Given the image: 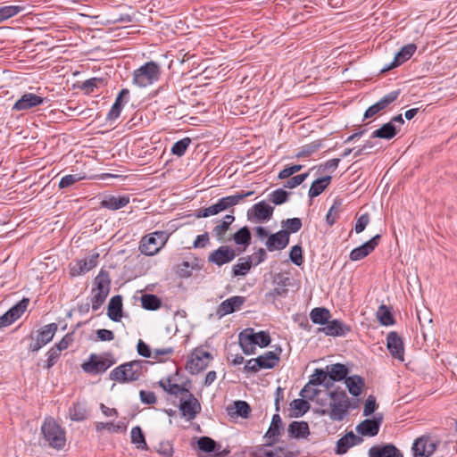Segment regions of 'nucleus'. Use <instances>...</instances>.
I'll return each instance as SVG.
<instances>
[{
	"instance_id": "f257e3e1",
	"label": "nucleus",
	"mask_w": 457,
	"mask_h": 457,
	"mask_svg": "<svg viewBox=\"0 0 457 457\" xmlns=\"http://www.w3.org/2000/svg\"><path fill=\"white\" fill-rule=\"evenodd\" d=\"M326 403H320L324 408L320 413L333 421H342L349 412L350 400L344 390H334L327 394Z\"/></svg>"
},
{
	"instance_id": "f03ea898",
	"label": "nucleus",
	"mask_w": 457,
	"mask_h": 457,
	"mask_svg": "<svg viewBox=\"0 0 457 457\" xmlns=\"http://www.w3.org/2000/svg\"><path fill=\"white\" fill-rule=\"evenodd\" d=\"M41 434L45 443L50 447L61 450L66 443L65 430L52 417L45 419L41 426Z\"/></svg>"
},
{
	"instance_id": "7ed1b4c3",
	"label": "nucleus",
	"mask_w": 457,
	"mask_h": 457,
	"mask_svg": "<svg viewBox=\"0 0 457 457\" xmlns=\"http://www.w3.org/2000/svg\"><path fill=\"white\" fill-rule=\"evenodd\" d=\"M111 280L107 271L101 270L95 278L91 291L92 310L97 311L105 302L110 292Z\"/></svg>"
},
{
	"instance_id": "20e7f679",
	"label": "nucleus",
	"mask_w": 457,
	"mask_h": 457,
	"mask_svg": "<svg viewBox=\"0 0 457 457\" xmlns=\"http://www.w3.org/2000/svg\"><path fill=\"white\" fill-rule=\"evenodd\" d=\"M253 195L252 191L246 193H240L234 195H229L220 198L215 204H212L206 208L199 209L196 212L195 216L197 218H206L209 216L216 215L229 207L237 205L244 198Z\"/></svg>"
},
{
	"instance_id": "39448f33",
	"label": "nucleus",
	"mask_w": 457,
	"mask_h": 457,
	"mask_svg": "<svg viewBox=\"0 0 457 457\" xmlns=\"http://www.w3.org/2000/svg\"><path fill=\"white\" fill-rule=\"evenodd\" d=\"M161 68L154 62H148L134 71L133 83L139 87H145L160 78Z\"/></svg>"
},
{
	"instance_id": "423d86ee",
	"label": "nucleus",
	"mask_w": 457,
	"mask_h": 457,
	"mask_svg": "<svg viewBox=\"0 0 457 457\" xmlns=\"http://www.w3.org/2000/svg\"><path fill=\"white\" fill-rule=\"evenodd\" d=\"M142 372V361H133L120 365L110 373V378L121 383L136 381Z\"/></svg>"
},
{
	"instance_id": "0eeeda50",
	"label": "nucleus",
	"mask_w": 457,
	"mask_h": 457,
	"mask_svg": "<svg viewBox=\"0 0 457 457\" xmlns=\"http://www.w3.org/2000/svg\"><path fill=\"white\" fill-rule=\"evenodd\" d=\"M169 235L164 231H155L142 237L140 241V252L145 255L156 254L168 241Z\"/></svg>"
},
{
	"instance_id": "6e6552de",
	"label": "nucleus",
	"mask_w": 457,
	"mask_h": 457,
	"mask_svg": "<svg viewBox=\"0 0 457 457\" xmlns=\"http://www.w3.org/2000/svg\"><path fill=\"white\" fill-rule=\"evenodd\" d=\"M212 359V357L210 353L203 349L196 348L188 357L187 370L191 374H197L208 366Z\"/></svg>"
},
{
	"instance_id": "1a4fd4ad",
	"label": "nucleus",
	"mask_w": 457,
	"mask_h": 457,
	"mask_svg": "<svg viewBox=\"0 0 457 457\" xmlns=\"http://www.w3.org/2000/svg\"><path fill=\"white\" fill-rule=\"evenodd\" d=\"M437 447V442L431 436L423 435L415 439L411 452L413 457H430Z\"/></svg>"
},
{
	"instance_id": "9d476101",
	"label": "nucleus",
	"mask_w": 457,
	"mask_h": 457,
	"mask_svg": "<svg viewBox=\"0 0 457 457\" xmlns=\"http://www.w3.org/2000/svg\"><path fill=\"white\" fill-rule=\"evenodd\" d=\"M274 208L262 201L253 204L247 212V219L253 223H262L271 219Z\"/></svg>"
},
{
	"instance_id": "9b49d317",
	"label": "nucleus",
	"mask_w": 457,
	"mask_h": 457,
	"mask_svg": "<svg viewBox=\"0 0 457 457\" xmlns=\"http://www.w3.org/2000/svg\"><path fill=\"white\" fill-rule=\"evenodd\" d=\"M113 361L110 359L92 353L87 361L82 364V370L90 375L104 373L107 370Z\"/></svg>"
},
{
	"instance_id": "f8f14e48",
	"label": "nucleus",
	"mask_w": 457,
	"mask_h": 457,
	"mask_svg": "<svg viewBox=\"0 0 457 457\" xmlns=\"http://www.w3.org/2000/svg\"><path fill=\"white\" fill-rule=\"evenodd\" d=\"M58 326L55 323L45 325L37 331L36 339L29 345V350L37 352L44 345L52 341L57 331Z\"/></svg>"
},
{
	"instance_id": "ddd939ff",
	"label": "nucleus",
	"mask_w": 457,
	"mask_h": 457,
	"mask_svg": "<svg viewBox=\"0 0 457 457\" xmlns=\"http://www.w3.org/2000/svg\"><path fill=\"white\" fill-rule=\"evenodd\" d=\"M29 304V299L23 298L17 304L12 306L9 311H7L4 314L0 316V328H4L12 323H13L16 320H18L21 314L26 311Z\"/></svg>"
},
{
	"instance_id": "4468645a",
	"label": "nucleus",
	"mask_w": 457,
	"mask_h": 457,
	"mask_svg": "<svg viewBox=\"0 0 457 457\" xmlns=\"http://www.w3.org/2000/svg\"><path fill=\"white\" fill-rule=\"evenodd\" d=\"M245 302V298L240 295H235L225 301L221 302L216 310V315L219 318H222L228 314H230L236 311L240 310Z\"/></svg>"
},
{
	"instance_id": "2eb2a0df",
	"label": "nucleus",
	"mask_w": 457,
	"mask_h": 457,
	"mask_svg": "<svg viewBox=\"0 0 457 457\" xmlns=\"http://www.w3.org/2000/svg\"><path fill=\"white\" fill-rule=\"evenodd\" d=\"M386 347L391 356L400 361H404V346L402 338L396 332H390L386 337Z\"/></svg>"
},
{
	"instance_id": "dca6fc26",
	"label": "nucleus",
	"mask_w": 457,
	"mask_h": 457,
	"mask_svg": "<svg viewBox=\"0 0 457 457\" xmlns=\"http://www.w3.org/2000/svg\"><path fill=\"white\" fill-rule=\"evenodd\" d=\"M46 99L33 93H25L12 106L14 111H27L42 104Z\"/></svg>"
},
{
	"instance_id": "f3484780",
	"label": "nucleus",
	"mask_w": 457,
	"mask_h": 457,
	"mask_svg": "<svg viewBox=\"0 0 457 457\" xmlns=\"http://www.w3.org/2000/svg\"><path fill=\"white\" fill-rule=\"evenodd\" d=\"M235 257L236 251L233 248L229 246H220L209 255L208 261L218 266H221L230 262Z\"/></svg>"
},
{
	"instance_id": "a211bd4d",
	"label": "nucleus",
	"mask_w": 457,
	"mask_h": 457,
	"mask_svg": "<svg viewBox=\"0 0 457 457\" xmlns=\"http://www.w3.org/2000/svg\"><path fill=\"white\" fill-rule=\"evenodd\" d=\"M179 410L183 417L191 420L201 411V404L192 394H189L187 399L181 401Z\"/></svg>"
},
{
	"instance_id": "6ab92c4d",
	"label": "nucleus",
	"mask_w": 457,
	"mask_h": 457,
	"mask_svg": "<svg viewBox=\"0 0 457 457\" xmlns=\"http://www.w3.org/2000/svg\"><path fill=\"white\" fill-rule=\"evenodd\" d=\"M399 91H392L389 94L383 96L378 102L369 107L365 113L364 119L374 117L379 112L385 110L390 104L397 99Z\"/></svg>"
},
{
	"instance_id": "aec40b11",
	"label": "nucleus",
	"mask_w": 457,
	"mask_h": 457,
	"mask_svg": "<svg viewBox=\"0 0 457 457\" xmlns=\"http://www.w3.org/2000/svg\"><path fill=\"white\" fill-rule=\"evenodd\" d=\"M98 256V253H95L86 259L77 261L71 267V274L72 276H80L91 270L96 266Z\"/></svg>"
},
{
	"instance_id": "412c9836",
	"label": "nucleus",
	"mask_w": 457,
	"mask_h": 457,
	"mask_svg": "<svg viewBox=\"0 0 457 457\" xmlns=\"http://www.w3.org/2000/svg\"><path fill=\"white\" fill-rule=\"evenodd\" d=\"M380 239L379 235H376L370 240L367 241L361 246L352 250L350 253V259L352 261H359L368 256L378 245Z\"/></svg>"
},
{
	"instance_id": "4be33fe9",
	"label": "nucleus",
	"mask_w": 457,
	"mask_h": 457,
	"mask_svg": "<svg viewBox=\"0 0 457 457\" xmlns=\"http://www.w3.org/2000/svg\"><path fill=\"white\" fill-rule=\"evenodd\" d=\"M289 242V233L287 230H280L269 237L266 246L269 251L284 249Z\"/></svg>"
},
{
	"instance_id": "5701e85b",
	"label": "nucleus",
	"mask_w": 457,
	"mask_h": 457,
	"mask_svg": "<svg viewBox=\"0 0 457 457\" xmlns=\"http://www.w3.org/2000/svg\"><path fill=\"white\" fill-rule=\"evenodd\" d=\"M382 417H375L373 420H365L356 428L359 434L362 436H374L378 433Z\"/></svg>"
},
{
	"instance_id": "b1692460",
	"label": "nucleus",
	"mask_w": 457,
	"mask_h": 457,
	"mask_svg": "<svg viewBox=\"0 0 457 457\" xmlns=\"http://www.w3.org/2000/svg\"><path fill=\"white\" fill-rule=\"evenodd\" d=\"M417 49L416 45L409 44L402 47V49L395 54L394 61L390 63L389 66L384 68L382 71H388L390 69L395 68L409 60L412 54L415 53Z\"/></svg>"
},
{
	"instance_id": "393cba45",
	"label": "nucleus",
	"mask_w": 457,
	"mask_h": 457,
	"mask_svg": "<svg viewBox=\"0 0 457 457\" xmlns=\"http://www.w3.org/2000/svg\"><path fill=\"white\" fill-rule=\"evenodd\" d=\"M361 441L362 439L360 436L354 435L353 432H349L337 442L336 453L344 454L349 448L360 444Z\"/></svg>"
},
{
	"instance_id": "a878e982",
	"label": "nucleus",
	"mask_w": 457,
	"mask_h": 457,
	"mask_svg": "<svg viewBox=\"0 0 457 457\" xmlns=\"http://www.w3.org/2000/svg\"><path fill=\"white\" fill-rule=\"evenodd\" d=\"M369 455L370 457H403L401 452L392 445L371 447Z\"/></svg>"
},
{
	"instance_id": "bb28decb",
	"label": "nucleus",
	"mask_w": 457,
	"mask_h": 457,
	"mask_svg": "<svg viewBox=\"0 0 457 457\" xmlns=\"http://www.w3.org/2000/svg\"><path fill=\"white\" fill-rule=\"evenodd\" d=\"M107 315L113 321H120L122 317V298L115 295L111 298L108 303Z\"/></svg>"
},
{
	"instance_id": "cd10ccee",
	"label": "nucleus",
	"mask_w": 457,
	"mask_h": 457,
	"mask_svg": "<svg viewBox=\"0 0 457 457\" xmlns=\"http://www.w3.org/2000/svg\"><path fill=\"white\" fill-rule=\"evenodd\" d=\"M345 382L349 393L354 396H358L361 394L365 385L364 379L358 375L345 378Z\"/></svg>"
},
{
	"instance_id": "c85d7f7f",
	"label": "nucleus",
	"mask_w": 457,
	"mask_h": 457,
	"mask_svg": "<svg viewBox=\"0 0 457 457\" xmlns=\"http://www.w3.org/2000/svg\"><path fill=\"white\" fill-rule=\"evenodd\" d=\"M129 203V198L128 196H114L110 195L105 197L102 202L101 205L104 208L110 210H119L124 206H126Z\"/></svg>"
},
{
	"instance_id": "c756f323",
	"label": "nucleus",
	"mask_w": 457,
	"mask_h": 457,
	"mask_svg": "<svg viewBox=\"0 0 457 457\" xmlns=\"http://www.w3.org/2000/svg\"><path fill=\"white\" fill-rule=\"evenodd\" d=\"M281 353V349H278V352L269 351L260 355L258 359L260 360V364L262 369H272L276 365H278L279 361V354Z\"/></svg>"
},
{
	"instance_id": "7c9ffc66",
	"label": "nucleus",
	"mask_w": 457,
	"mask_h": 457,
	"mask_svg": "<svg viewBox=\"0 0 457 457\" xmlns=\"http://www.w3.org/2000/svg\"><path fill=\"white\" fill-rule=\"evenodd\" d=\"M326 370L329 378L332 379L333 381H340L347 378L346 375L348 373V370L344 364L336 363L332 365H328L326 367Z\"/></svg>"
},
{
	"instance_id": "2f4dec72",
	"label": "nucleus",
	"mask_w": 457,
	"mask_h": 457,
	"mask_svg": "<svg viewBox=\"0 0 457 457\" xmlns=\"http://www.w3.org/2000/svg\"><path fill=\"white\" fill-rule=\"evenodd\" d=\"M288 433L295 438H305L309 435V426L304 421H293L288 427Z\"/></svg>"
},
{
	"instance_id": "473e14b6",
	"label": "nucleus",
	"mask_w": 457,
	"mask_h": 457,
	"mask_svg": "<svg viewBox=\"0 0 457 457\" xmlns=\"http://www.w3.org/2000/svg\"><path fill=\"white\" fill-rule=\"evenodd\" d=\"M330 180L331 177L326 176L313 181L309 190V196L312 198L320 195L329 185Z\"/></svg>"
},
{
	"instance_id": "72a5a7b5",
	"label": "nucleus",
	"mask_w": 457,
	"mask_h": 457,
	"mask_svg": "<svg viewBox=\"0 0 457 457\" xmlns=\"http://www.w3.org/2000/svg\"><path fill=\"white\" fill-rule=\"evenodd\" d=\"M96 430L98 433H102L104 430L110 433H122L126 430V425L123 422H96Z\"/></svg>"
},
{
	"instance_id": "f704fd0d",
	"label": "nucleus",
	"mask_w": 457,
	"mask_h": 457,
	"mask_svg": "<svg viewBox=\"0 0 457 457\" xmlns=\"http://www.w3.org/2000/svg\"><path fill=\"white\" fill-rule=\"evenodd\" d=\"M396 128L392 122L384 124L380 129H376L371 137H379L384 139H391L396 135Z\"/></svg>"
},
{
	"instance_id": "c9c22d12",
	"label": "nucleus",
	"mask_w": 457,
	"mask_h": 457,
	"mask_svg": "<svg viewBox=\"0 0 457 457\" xmlns=\"http://www.w3.org/2000/svg\"><path fill=\"white\" fill-rule=\"evenodd\" d=\"M228 410L230 415H237L242 418H247L251 411L250 406L245 401L235 402L234 405Z\"/></svg>"
},
{
	"instance_id": "e433bc0d",
	"label": "nucleus",
	"mask_w": 457,
	"mask_h": 457,
	"mask_svg": "<svg viewBox=\"0 0 457 457\" xmlns=\"http://www.w3.org/2000/svg\"><path fill=\"white\" fill-rule=\"evenodd\" d=\"M247 331L249 332V335L252 337V341L254 343L255 345H259L260 347H265L270 345V337L268 332L260 331L255 333L252 328L247 329Z\"/></svg>"
},
{
	"instance_id": "4c0bfd02",
	"label": "nucleus",
	"mask_w": 457,
	"mask_h": 457,
	"mask_svg": "<svg viewBox=\"0 0 457 457\" xmlns=\"http://www.w3.org/2000/svg\"><path fill=\"white\" fill-rule=\"evenodd\" d=\"M239 344H240V346H241L243 352L245 354H251V353H254L255 345L252 341V337L249 335V332L247 331V329L239 335Z\"/></svg>"
},
{
	"instance_id": "58836bf2",
	"label": "nucleus",
	"mask_w": 457,
	"mask_h": 457,
	"mask_svg": "<svg viewBox=\"0 0 457 457\" xmlns=\"http://www.w3.org/2000/svg\"><path fill=\"white\" fill-rule=\"evenodd\" d=\"M235 220L233 215H226L219 224L213 228V234L220 240L228 229L229 225Z\"/></svg>"
},
{
	"instance_id": "ea45409f",
	"label": "nucleus",
	"mask_w": 457,
	"mask_h": 457,
	"mask_svg": "<svg viewBox=\"0 0 457 457\" xmlns=\"http://www.w3.org/2000/svg\"><path fill=\"white\" fill-rule=\"evenodd\" d=\"M131 443L134 444L137 449L147 450L145 436L138 426L131 429Z\"/></svg>"
},
{
	"instance_id": "a19ab883",
	"label": "nucleus",
	"mask_w": 457,
	"mask_h": 457,
	"mask_svg": "<svg viewBox=\"0 0 457 457\" xmlns=\"http://www.w3.org/2000/svg\"><path fill=\"white\" fill-rule=\"evenodd\" d=\"M281 428V418L278 414H274L271 420L270 426L265 434V437L268 439H275L280 434Z\"/></svg>"
},
{
	"instance_id": "79ce46f5",
	"label": "nucleus",
	"mask_w": 457,
	"mask_h": 457,
	"mask_svg": "<svg viewBox=\"0 0 457 457\" xmlns=\"http://www.w3.org/2000/svg\"><path fill=\"white\" fill-rule=\"evenodd\" d=\"M310 318L313 323L326 324L330 318V313L325 308H314L310 313Z\"/></svg>"
},
{
	"instance_id": "37998d69",
	"label": "nucleus",
	"mask_w": 457,
	"mask_h": 457,
	"mask_svg": "<svg viewBox=\"0 0 457 457\" xmlns=\"http://www.w3.org/2000/svg\"><path fill=\"white\" fill-rule=\"evenodd\" d=\"M377 319L384 326H390L395 324V320L386 305H381L376 313Z\"/></svg>"
},
{
	"instance_id": "c03bdc74",
	"label": "nucleus",
	"mask_w": 457,
	"mask_h": 457,
	"mask_svg": "<svg viewBox=\"0 0 457 457\" xmlns=\"http://www.w3.org/2000/svg\"><path fill=\"white\" fill-rule=\"evenodd\" d=\"M160 386L169 394L178 395L181 393H188V391L176 383H173L170 378H164L160 380Z\"/></svg>"
},
{
	"instance_id": "a18cd8bd",
	"label": "nucleus",
	"mask_w": 457,
	"mask_h": 457,
	"mask_svg": "<svg viewBox=\"0 0 457 457\" xmlns=\"http://www.w3.org/2000/svg\"><path fill=\"white\" fill-rule=\"evenodd\" d=\"M291 410L294 412V416L299 417L307 412L310 409V404L305 398L295 399L290 403Z\"/></svg>"
},
{
	"instance_id": "49530a36",
	"label": "nucleus",
	"mask_w": 457,
	"mask_h": 457,
	"mask_svg": "<svg viewBox=\"0 0 457 457\" xmlns=\"http://www.w3.org/2000/svg\"><path fill=\"white\" fill-rule=\"evenodd\" d=\"M321 330L328 336H341L345 333L343 324L337 320L328 321Z\"/></svg>"
},
{
	"instance_id": "de8ad7c7",
	"label": "nucleus",
	"mask_w": 457,
	"mask_h": 457,
	"mask_svg": "<svg viewBox=\"0 0 457 457\" xmlns=\"http://www.w3.org/2000/svg\"><path fill=\"white\" fill-rule=\"evenodd\" d=\"M70 418L74 421H82L87 417V411L84 405L77 403L70 409Z\"/></svg>"
},
{
	"instance_id": "09e8293b",
	"label": "nucleus",
	"mask_w": 457,
	"mask_h": 457,
	"mask_svg": "<svg viewBox=\"0 0 457 457\" xmlns=\"http://www.w3.org/2000/svg\"><path fill=\"white\" fill-rule=\"evenodd\" d=\"M142 306L146 310L154 311L161 306L160 299L154 295H144L141 297Z\"/></svg>"
},
{
	"instance_id": "8fccbe9b",
	"label": "nucleus",
	"mask_w": 457,
	"mask_h": 457,
	"mask_svg": "<svg viewBox=\"0 0 457 457\" xmlns=\"http://www.w3.org/2000/svg\"><path fill=\"white\" fill-rule=\"evenodd\" d=\"M240 261H243V262H237L232 268V272H233L234 277L245 276L251 270L252 262L250 259H247V260L240 259Z\"/></svg>"
},
{
	"instance_id": "3c124183",
	"label": "nucleus",
	"mask_w": 457,
	"mask_h": 457,
	"mask_svg": "<svg viewBox=\"0 0 457 457\" xmlns=\"http://www.w3.org/2000/svg\"><path fill=\"white\" fill-rule=\"evenodd\" d=\"M22 10L23 8L18 5H7L0 7V22L16 15Z\"/></svg>"
},
{
	"instance_id": "603ef678",
	"label": "nucleus",
	"mask_w": 457,
	"mask_h": 457,
	"mask_svg": "<svg viewBox=\"0 0 457 457\" xmlns=\"http://www.w3.org/2000/svg\"><path fill=\"white\" fill-rule=\"evenodd\" d=\"M234 240L237 245H248L251 241V233L246 227L240 228L234 235Z\"/></svg>"
},
{
	"instance_id": "864d4df0",
	"label": "nucleus",
	"mask_w": 457,
	"mask_h": 457,
	"mask_svg": "<svg viewBox=\"0 0 457 457\" xmlns=\"http://www.w3.org/2000/svg\"><path fill=\"white\" fill-rule=\"evenodd\" d=\"M84 179H85V176L81 175L79 173L66 175V176L62 177V179L60 180L59 187L60 188L69 187L71 185H73L74 183L79 182Z\"/></svg>"
},
{
	"instance_id": "5fc2aeb1",
	"label": "nucleus",
	"mask_w": 457,
	"mask_h": 457,
	"mask_svg": "<svg viewBox=\"0 0 457 457\" xmlns=\"http://www.w3.org/2000/svg\"><path fill=\"white\" fill-rule=\"evenodd\" d=\"M198 448L205 453H212L215 450L216 442L208 436H202L197 441Z\"/></svg>"
},
{
	"instance_id": "6e6d98bb",
	"label": "nucleus",
	"mask_w": 457,
	"mask_h": 457,
	"mask_svg": "<svg viewBox=\"0 0 457 457\" xmlns=\"http://www.w3.org/2000/svg\"><path fill=\"white\" fill-rule=\"evenodd\" d=\"M191 143L190 138L185 137L176 142L171 148V153L177 156H182Z\"/></svg>"
},
{
	"instance_id": "4d7b16f0",
	"label": "nucleus",
	"mask_w": 457,
	"mask_h": 457,
	"mask_svg": "<svg viewBox=\"0 0 457 457\" xmlns=\"http://www.w3.org/2000/svg\"><path fill=\"white\" fill-rule=\"evenodd\" d=\"M288 193L284 189H277L270 195V201L275 204H282L287 201Z\"/></svg>"
},
{
	"instance_id": "13d9d810",
	"label": "nucleus",
	"mask_w": 457,
	"mask_h": 457,
	"mask_svg": "<svg viewBox=\"0 0 457 457\" xmlns=\"http://www.w3.org/2000/svg\"><path fill=\"white\" fill-rule=\"evenodd\" d=\"M156 452L164 457H171L174 450L172 445L169 441H163L158 444L156 446Z\"/></svg>"
},
{
	"instance_id": "bf43d9fd",
	"label": "nucleus",
	"mask_w": 457,
	"mask_h": 457,
	"mask_svg": "<svg viewBox=\"0 0 457 457\" xmlns=\"http://www.w3.org/2000/svg\"><path fill=\"white\" fill-rule=\"evenodd\" d=\"M283 226L287 228L288 233H295L302 228V220L299 218L287 219L283 221Z\"/></svg>"
},
{
	"instance_id": "052dcab7",
	"label": "nucleus",
	"mask_w": 457,
	"mask_h": 457,
	"mask_svg": "<svg viewBox=\"0 0 457 457\" xmlns=\"http://www.w3.org/2000/svg\"><path fill=\"white\" fill-rule=\"evenodd\" d=\"M319 390L314 387V385L309 381L308 384L304 386V387L301 390L300 395L303 398L308 400H313L315 396L318 395Z\"/></svg>"
},
{
	"instance_id": "680f3d73",
	"label": "nucleus",
	"mask_w": 457,
	"mask_h": 457,
	"mask_svg": "<svg viewBox=\"0 0 457 457\" xmlns=\"http://www.w3.org/2000/svg\"><path fill=\"white\" fill-rule=\"evenodd\" d=\"M258 457L264 456V457H287L286 453L284 450L280 447H276L273 449H265L262 448L260 450Z\"/></svg>"
},
{
	"instance_id": "e2e57ef3",
	"label": "nucleus",
	"mask_w": 457,
	"mask_h": 457,
	"mask_svg": "<svg viewBox=\"0 0 457 457\" xmlns=\"http://www.w3.org/2000/svg\"><path fill=\"white\" fill-rule=\"evenodd\" d=\"M60 354H61V351L58 348H56L55 346H53L52 348L49 349V351L46 353V355H47L46 368L47 369L52 368L56 363V361H58V359L60 357Z\"/></svg>"
},
{
	"instance_id": "0e129e2a",
	"label": "nucleus",
	"mask_w": 457,
	"mask_h": 457,
	"mask_svg": "<svg viewBox=\"0 0 457 457\" xmlns=\"http://www.w3.org/2000/svg\"><path fill=\"white\" fill-rule=\"evenodd\" d=\"M303 169V165H300V164H295V165H292V166H288V167H286L284 168L279 173H278V178L279 179H288L290 176H292L293 174L300 171L301 170Z\"/></svg>"
},
{
	"instance_id": "69168bd1",
	"label": "nucleus",
	"mask_w": 457,
	"mask_h": 457,
	"mask_svg": "<svg viewBox=\"0 0 457 457\" xmlns=\"http://www.w3.org/2000/svg\"><path fill=\"white\" fill-rule=\"evenodd\" d=\"M308 177V173L296 175L289 179L284 184L285 187L287 188H295L297 186L301 185Z\"/></svg>"
},
{
	"instance_id": "338daca9",
	"label": "nucleus",
	"mask_w": 457,
	"mask_h": 457,
	"mask_svg": "<svg viewBox=\"0 0 457 457\" xmlns=\"http://www.w3.org/2000/svg\"><path fill=\"white\" fill-rule=\"evenodd\" d=\"M328 377V375L327 370L324 371L322 370L317 369L314 374L312 376L310 382L312 383L314 386L320 385L326 382Z\"/></svg>"
},
{
	"instance_id": "774afa93",
	"label": "nucleus",
	"mask_w": 457,
	"mask_h": 457,
	"mask_svg": "<svg viewBox=\"0 0 457 457\" xmlns=\"http://www.w3.org/2000/svg\"><path fill=\"white\" fill-rule=\"evenodd\" d=\"M290 260L296 265L303 262L302 248L299 245H294L289 253Z\"/></svg>"
}]
</instances>
